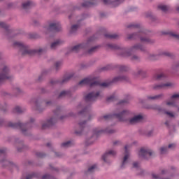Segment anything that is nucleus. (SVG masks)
I'll list each match as a JSON object with an SVG mask.
<instances>
[{
  "instance_id": "1",
  "label": "nucleus",
  "mask_w": 179,
  "mask_h": 179,
  "mask_svg": "<svg viewBox=\"0 0 179 179\" xmlns=\"http://www.w3.org/2000/svg\"><path fill=\"white\" fill-rule=\"evenodd\" d=\"M178 100L179 94H175L171 96L170 100H168L163 103V107L166 109L169 108V107H177Z\"/></svg>"
},
{
  "instance_id": "2",
  "label": "nucleus",
  "mask_w": 179,
  "mask_h": 179,
  "mask_svg": "<svg viewBox=\"0 0 179 179\" xmlns=\"http://www.w3.org/2000/svg\"><path fill=\"white\" fill-rule=\"evenodd\" d=\"M10 78H12V76L9 75V69L7 66H4L0 74V83H2L3 80H9Z\"/></svg>"
},
{
  "instance_id": "3",
  "label": "nucleus",
  "mask_w": 179,
  "mask_h": 179,
  "mask_svg": "<svg viewBox=\"0 0 179 179\" xmlns=\"http://www.w3.org/2000/svg\"><path fill=\"white\" fill-rule=\"evenodd\" d=\"M79 85L80 86H83L85 85H90V86H93L94 85H100V83H99V82H94V78H85L83 80H81L79 83Z\"/></svg>"
},
{
  "instance_id": "4",
  "label": "nucleus",
  "mask_w": 179,
  "mask_h": 179,
  "mask_svg": "<svg viewBox=\"0 0 179 179\" xmlns=\"http://www.w3.org/2000/svg\"><path fill=\"white\" fill-rule=\"evenodd\" d=\"M153 155V152L150 150H146L145 148H141L138 152L139 157H143V159H147Z\"/></svg>"
},
{
  "instance_id": "5",
  "label": "nucleus",
  "mask_w": 179,
  "mask_h": 179,
  "mask_svg": "<svg viewBox=\"0 0 179 179\" xmlns=\"http://www.w3.org/2000/svg\"><path fill=\"white\" fill-rule=\"evenodd\" d=\"M47 30H49V31H59L61 30V25L59 22H51Z\"/></svg>"
},
{
  "instance_id": "6",
  "label": "nucleus",
  "mask_w": 179,
  "mask_h": 179,
  "mask_svg": "<svg viewBox=\"0 0 179 179\" xmlns=\"http://www.w3.org/2000/svg\"><path fill=\"white\" fill-rule=\"evenodd\" d=\"M131 145H127L124 147L126 154L123 159L122 167H125V166H127V164L128 163V159H129V154L128 153V149H129V148H131Z\"/></svg>"
},
{
  "instance_id": "7",
  "label": "nucleus",
  "mask_w": 179,
  "mask_h": 179,
  "mask_svg": "<svg viewBox=\"0 0 179 179\" xmlns=\"http://www.w3.org/2000/svg\"><path fill=\"white\" fill-rule=\"evenodd\" d=\"M100 96L99 92L94 93H90L85 96V101H94L99 96Z\"/></svg>"
},
{
  "instance_id": "8",
  "label": "nucleus",
  "mask_w": 179,
  "mask_h": 179,
  "mask_svg": "<svg viewBox=\"0 0 179 179\" xmlns=\"http://www.w3.org/2000/svg\"><path fill=\"white\" fill-rule=\"evenodd\" d=\"M117 155V152L114 150H110L108 152H106L102 157V159L103 162H107V159H110L111 156H115Z\"/></svg>"
},
{
  "instance_id": "9",
  "label": "nucleus",
  "mask_w": 179,
  "mask_h": 179,
  "mask_svg": "<svg viewBox=\"0 0 179 179\" xmlns=\"http://www.w3.org/2000/svg\"><path fill=\"white\" fill-rule=\"evenodd\" d=\"M141 121H143V116L142 115H138L131 119L129 122L130 124H136L137 122H141Z\"/></svg>"
},
{
  "instance_id": "10",
  "label": "nucleus",
  "mask_w": 179,
  "mask_h": 179,
  "mask_svg": "<svg viewBox=\"0 0 179 179\" xmlns=\"http://www.w3.org/2000/svg\"><path fill=\"white\" fill-rule=\"evenodd\" d=\"M173 86V83L168 82L164 83L159 85H155L154 89H166L167 87H171Z\"/></svg>"
},
{
  "instance_id": "11",
  "label": "nucleus",
  "mask_w": 179,
  "mask_h": 179,
  "mask_svg": "<svg viewBox=\"0 0 179 179\" xmlns=\"http://www.w3.org/2000/svg\"><path fill=\"white\" fill-rule=\"evenodd\" d=\"M116 118H118V120H120V121H125V120L124 118H125L127 117V115H128V111L127 110H123L122 113L115 115Z\"/></svg>"
},
{
  "instance_id": "12",
  "label": "nucleus",
  "mask_w": 179,
  "mask_h": 179,
  "mask_svg": "<svg viewBox=\"0 0 179 179\" xmlns=\"http://www.w3.org/2000/svg\"><path fill=\"white\" fill-rule=\"evenodd\" d=\"M176 148V144H169L168 147H162L160 148V153L163 155V153H166L168 149H174Z\"/></svg>"
},
{
  "instance_id": "13",
  "label": "nucleus",
  "mask_w": 179,
  "mask_h": 179,
  "mask_svg": "<svg viewBox=\"0 0 179 179\" xmlns=\"http://www.w3.org/2000/svg\"><path fill=\"white\" fill-rule=\"evenodd\" d=\"M54 122H55V119L52 118L47 121L46 124H43V128H45V127H51Z\"/></svg>"
},
{
  "instance_id": "14",
  "label": "nucleus",
  "mask_w": 179,
  "mask_h": 179,
  "mask_svg": "<svg viewBox=\"0 0 179 179\" xmlns=\"http://www.w3.org/2000/svg\"><path fill=\"white\" fill-rule=\"evenodd\" d=\"M31 5H33V3H31V1H26L22 3V8L28 9V8H30Z\"/></svg>"
},
{
  "instance_id": "15",
  "label": "nucleus",
  "mask_w": 179,
  "mask_h": 179,
  "mask_svg": "<svg viewBox=\"0 0 179 179\" xmlns=\"http://www.w3.org/2000/svg\"><path fill=\"white\" fill-rule=\"evenodd\" d=\"M80 48H83V45H77L71 48V51L73 52H78Z\"/></svg>"
},
{
  "instance_id": "16",
  "label": "nucleus",
  "mask_w": 179,
  "mask_h": 179,
  "mask_svg": "<svg viewBox=\"0 0 179 179\" xmlns=\"http://www.w3.org/2000/svg\"><path fill=\"white\" fill-rule=\"evenodd\" d=\"M158 8L163 12H166V10H169V7L166 5L160 4L158 6Z\"/></svg>"
},
{
  "instance_id": "17",
  "label": "nucleus",
  "mask_w": 179,
  "mask_h": 179,
  "mask_svg": "<svg viewBox=\"0 0 179 179\" xmlns=\"http://www.w3.org/2000/svg\"><path fill=\"white\" fill-rule=\"evenodd\" d=\"M58 45H59V41H56L54 42L53 43L51 44V48L52 50H55V48H57V47H58Z\"/></svg>"
},
{
  "instance_id": "18",
  "label": "nucleus",
  "mask_w": 179,
  "mask_h": 179,
  "mask_svg": "<svg viewBox=\"0 0 179 179\" xmlns=\"http://www.w3.org/2000/svg\"><path fill=\"white\" fill-rule=\"evenodd\" d=\"M160 97H162V95H156L154 96H148V99L150 100H157V99H160Z\"/></svg>"
},
{
  "instance_id": "19",
  "label": "nucleus",
  "mask_w": 179,
  "mask_h": 179,
  "mask_svg": "<svg viewBox=\"0 0 179 179\" xmlns=\"http://www.w3.org/2000/svg\"><path fill=\"white\" fill-rule=\"evenodd\" d=\"M164 113L166 114V115H169V117H171V118H174V113H173V112L164 110Z\"/></svg>"
},
{
  "instance_id": "20",
  "label": "nucleus",
  "mask_w": 179,
  "mask_h": 179,
  "mask_svg": "<svg viewBox=\"0 0 179 179\" xmlns=\"http://www.w3.org/2000/svg\"><path fill=\"white\" fill-rule=\"evenodd\" d=\"M14 45L15 47H22L23 48H24V45L20 42H15Z\"/></svg>"
},
{
  "instance_id": "21",
  "label": "nucleus",
  "mask_w": 179,
  "mask_h": 179,
  "mask_svg": "<svg viewBox=\"0 0 179 179\" xmlns=\"http://www.w3.org/2000/svg\"><path fill=\"white\" fill-rule=\"evenodd\" d=\"M163 74H158L154 77L155 80H159V79H162L163 78Z\"/></svg>"
},
{
  "instance_id": "22",
  "label": "nucleus",
  "mask_w": 179,
  "mask_h": 179,
  "mask_svg": "<svg viewBox=\"0 0 179 179\" xmlns=\"http://www.w3.org/2000/svg\"><path fill=\"white\" fill-rule=\"evenodd\" d=\"M70 145H71V141L63 143L62 144V148H69V146H70Z\"/></svg>"
},
{
  "instance_id": "23",
  "label": "nucleus",
  "mask_w": 179,
  "mask_h": 179,
  "mask_svg": "<svg viewBox=\"0 0 179 179\" xmlns=\"http://www.w3.org/2000/svg\"><path fill=\"white\" fill-rule=\"evenodd\" d=\"M96 165H92L91 167L89 168L88 171L90 173H93V171H94V170H96Z\"/></svg>"
},
{
  "instance_id": "24",
  "label": "nucleus",
  "mask_w": 179,
  "mask_h": 179,
  "mask_svg": "<svg viewBox=\"0 0 179 179\" xmlns=\"http://www.w3.org/2000/svg\"><path fill=\"white\" fill-rule=\"evenodd\" d=\"M79 29V25H73L71 27V33H73V31H76V30H78Z\"/></svg>"
},
{
  "instance_id": "25",
  "label": "nucleus",
  "mask_w": 179,
  "mask_h": 179,
  "mask_svg": "<svg viewBox=\"0 0 179 179\" xmlns=\"http://www.w3.org/2000/svg\"><path fill=\"white\" fill-rule=\"evenodd\" d=\"M134 48H135V50H141V51H143V48L141 45H136L134 47Z\"/></svg>"
},
{
  "instance_id": "26",
  "label": "nucleus",
  "mask_w": 179,
  "mask_h": 179,
  "mask_svg": "<svg viewBox=\"0 0 179 179\" xmlns=\"http://www.w3.org/2000/svg\"><path fill=\"white\" fill-rule=\"evenodd\" d=\"M79 127L80 128H85V127H86V122H80L79 123Z\"/></svg>"
},
{
  "instance_id": "27",
  "label": "nucleus",
  "mask_w": 179,
  "mask_h": 179,
  "mask_svg": "<svg viewBox=\"0 0 179 179\" xmlns=\"http://www.w3.org/2000/svg\"><path fill=\"white\" fill-rule=\"evenodd\" d=\"M66 94H68V92L66 91H62L61 93H60V97H62V96H66Z\"/></svg>"
},
{
  "instance_id": "28",
  "label": "nucleus",
  "mask_w": 179,
  "mask_h": 179,
  "mask_svg": "<svg viewBox=\"0 0 179 179\" xmlns=\"http://www.w3.org/2000/svg\"><path fill=\"white\" fill-rule=\"evenodd\" d=\"M15 111V113H22V109H20V107H16Z\"/></svg>"
},
{
  "instance_id": "29",
  "label": "nucleus",
  "mask_w": 179,
  "mask_h": 179,
  "mask_svg": "<svg viewBox=\"0 0 179 179\" xmlns=\"http://www.w3.org/2000/svg\"><path fill=\"white\" fill-rule=\"evenodd\" d=\"M107 37H109V38H117V36L115 34L108 35Z\"/></svg>"
},
{
  "instance_id": "30",
  "label": "nucleus",
  "mask_w": 179,
  "mask_h": 179,
  "mask_svg": "<svg viewBox=\"0 0 179 179\" xmlns=\"http://www.w3.org/2000/svg\"><path fill=\"white\" fill-rule=\"evenodd\" d=\"M96 50V48H92L88 51V54H92Z\"/></svg>"
},
{
  "instance_id": "31",
  "label": "nucleus",
  "mask_w": 179,
  "mask_h": 179,
  "mask_svg": "<svg viewBox=\"0 0 179 179\" xmlns=\"http://www.w3.org/2000/svg\"><path fill=\"white\" fill-rule=\"evenodd\" d=\"M0 27H6V24L4 22H0Z\"/></svg>"
},
{
  "instance_id": "32",
  "label": "nucleus",
  "mask_w": 179,
  "mask_h": 179,
  "mask_svg": "<svg viewBox=\"0 0 179 179\" xmlns=\"http://www.w3.org/2000/svg\"><path fill=\"white\" fill-rule=\"evenodd\" d=\"M103 3H105V5H107L108 3H110V0H103Z\"/></svg>"
},
{
  "instance_id": "33",
  "label": "nucleus",
  "mask_w": 179,
  "mask_h": 179,
  "mask_svg": "<svg viewBox=\"0 0 179 179\" xmlns=\"http://www.w3.org/2000/svg\"><path fill=\"white\" fill-rule=\"evenodd\" d=\"M133 166H134V167L136 168V167H138L139 164H138L137 162H134V163L133 164Z\"/></svg>"
},
{
  "instance_id": "34",
  "label": "nucleus",
  "mask_w": 179,
  "mask_h": 179,
  "mask_svg": "<svg viewBox=\"0 0 179 179\" xmlns=\"http://www.w3.org/2000/svg\"><path fill=\"white\" fill-rule=\"evenodd\" d=\"M101 86H103L105 87H107V86H108V84H107V83H103L101 85Z\"/></svg>"
},
{
  "instance_id": "35",
  "label": "nucleus",
  "mask_w": 179,
  "mask_h": 179,
  "mask_svg": "<svg viewBox=\"0 0 179 179\" xmlns=\"http://www.w3.org/2000/svg\"><path fill=\"white\" fill-rule=\"evenodd\" d=\"M141 41H148V38H141Z\"/></svg>"
},
{
  "instance_id": "36",
  "label": "nucleus",
  "mask_w": 179,
  "mask_h": 179,
  "mask_svg": "<svg viewBox=\"0 0 179 179\" xmlns=\"http://www.w3.org/2000/svg\"><path fill=\"white\" fill-rule=\"evenodd\" d=\"M55 66H56V68H58V66H61V63L60 62H57Z\"/></svg>"
},
{
  "instance_id": "37",
  "label": "nucleus",
  "mask_w": 179,
  "mask_h": 179,
  "mask_svg": "<svg viewBox=\"0 0 179 179\" xmlns=\"http://www.w3.org/2000/svg\"><path fill=\"white\" fill-rule=\"evenodd\" d=\"M110 117H111L110 115H106V116H104L103 118L106 119V118H110Z\"/></svg>"
},
{
  "instance_id": "38",
  "label": "nucleus",
  "mask_w": 179,
  "mask_h": 179,
  "mask_svg": "<svg viewBox=\"0 0 179 179\" xmlns=\"http://www.w3.org/2000/svg\"><path fill=\"white\" fill-rule=\"evenodd\" d=\"M4 152H5V150H2V149L0 150V153H4Z\"/></svg>"
},
{
  "instance_id": "39",
  "label": "nucleus",
  "mask_w": 179,
  "mask_h": 179,
  "mask_svg": "<svg viewBox=\"0 0 179 179\" xmlns=\"http://www.w3.org/2000/svg\"><path fill=\"white\" fill-rule=\"evenodd\" d=\"M47 178H48V176L47 175L43 176V179H46Z\"/></svg>"
},
{
  "instance_id": "40",
  "label": "nucleus",
  "mask_w": 179,
  "mask_h": 179,
  "mask_svg": "<svg viewBox=\"0 0 179 179\" xmlns=\"http://www.w3.org/2000/svg\"><path fill=\"white\" fill-rule=\"evenodd\" d=\"M172 36H173V37H178V35L174 34H173Z\"/></svg>"
},
{
  "instance_id": "41",
  "label": "nucleus",
  "mask_w": 179,
  "mask_h": 179,
  "mask_svg": "<svg viewBox=\"0 0 179 179\" xmlns=\"http://www.w3.org/2000/svg\"><path fill=\"white\" fill-rule=\"evenodd\" d=\"M22 54H29V51L23 52Z\"/></svg>"
},
{
  "instance_id": "42",
  "label": "nucleus",
  "mask_w": 179,
  "mask_h": 179,
  "mask_svg": "<svg viewBox=\"0 0 179 179\" xmlns=\"http://www.w3.org/2000/svg\"><path fill=\"white\" fill-rule=\"evenodd\" d=\"M121 80L120 78H117L115 79V80Z\"/></svg>"
},
{
  "instance_id": "43",
  "label": "nucleus",
  "mask_w": 179,
  "mask_h": 179,
  "mask_svg": "<svg viewBox=\"0 0 179 179\" xmlns=\"http://www.w3.org/2000/svg\"><path fill=\"white\" fill-rule=\"evenodd\" d=\"M43 52V50L42 49H40L38 50V52Z\"/></svg>"
},
{
  "instance_id": "44",
  "label": "nucleus",
  "mask_w": 179,
  "mask_h": 179,
  "mask_svg": "<svg viewBox=\"0 0 179 179\" xmlns=\"http://www.w3.org/2000/svg\"><path fill=\"white\" fill-rule=\"evenodd\" d=\"M153 178H157V176L156 175H152Z\"/></svg>"
},
{
  "instance_id": "45",
  "label": "nucleus",
  "mask_w": 179,
  "mask_h": 179,
  "mask_svg": "<svg viewBox=\"0 0 179 179\" xmlns=\"http://www.w3.org/2000/svg\"><path fill=\"white\" fill-rule=\"evenodd\" d=\"M113 99V97L108 98V101H110V100Z\"/></svg>"
},
{
  "instance_id": "46",
  "label": "nucleus",
  "mask_w": 179,
  "mask_h": 179,
  "mask_svg": "<svg viewBox=\"0 0 179 179\" xmlns=\"http://www.w3.org/2000/svg\"><path fill=\"white\" fill-rule=\"evenodd\" d=\"M165 124H166V126L169 127V123L167 122H165Z\"/></svg>"
},
{
  "instance_id": "47",
  "label": "nucleus",
  "mask_w": 179,
  "mask_h": 179,
  "mask_svg": "<svg viewBox=\"0 0 179 179\" xmlns=\"http://www.w3.org/2000/svg\"><path fill=\"white\" fill-rule=\"evenodd\" d=\"M176 10L177 12H179V7L177 8Z\"/></svg>"
},
{
  "instance_id": "48",
  "label": "nucleus",
  "mask_w": 179,
  "mask_h": 179,
  "mask_svg": "<svg viewBox=\"0 0 179 179\" xmlns=\"http://www.w3.org/2000/svg\"><path fill=\"white\" fill-rule=\"evenodd\" d=\"M178 110H179V108H178Z\"/></svg>"
}]
</instances>
